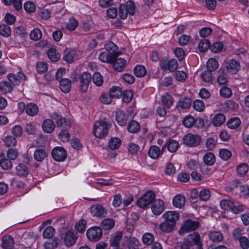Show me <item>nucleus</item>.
Segmentation results:
<instances>
[{
	"label": "nucleus",
	"mask_w": 249,
	"mask_h": 249,
	"mask_svg": "<svg viewBox=\"0 0 249 249\" xmlns=\"http://www.w3.org/2000/svg\"><path fill=\"white\" fill-rule=\"evenodd\" d=\"M110 125L109 123L105 119L95 122L93 128L95 136L100 139L105 137L108 134Z\"/></svg>",
	"instance_id": "f257e3e1"
},
{
	"label": "nucleus",
	"mask_w": 249,
	"mask_h": 249,
	"mask_svg": "<svg viewBox=\"0 0 249 249\" xmlns=\"http://www.w3.org/2000/svg\"><path fill=\"white\" fill-rule=\"evenodd\" d=\"M135 11V5L133 1L128 0L126 4H121L120 5L119 15L120 17L124 19L127 18V14L133 15Z\"/></svg>",
	"instance_id": "f03ea898"
},
{
	"label": "nucleus",
	"mask_w": 249,
	"mask_h": 249,
	"mask_svg": "<svg viewBox=\"0 0 249 249\" xmlns=\"http://www.w3.org/2000/svg\"><path fill=\"white\" fill-rule=\"evenodd\" d=\"M155 194L152 191H147L143 194L137 201V206L142 208H144L155 200Z\"/></svg>",
	"instance_id": "7ed1b4c3"
},
{
	"label": "nucleus",
	"mask_w": 249,
	"mask_h": 249,
	"mask_svg": "<svg viewBox=\"0 0 249 249\" xmlns=\"http://www.w3.org/2000/svg\"><path fill=\"white\" fill-rule=\"evenodd\" d=\"M201 139V137L197 134L188 133L183 137V141L185 145L190 147H196L199 145Z\"/></svg>",
	"instance_id": "20e7f679"
},
{
	"label": "nucleus",
	"mask_w": 249,
	"mask_h": 249,
	"mask_svg": "<svg viewBox=\"0 0 249 249\" xmlns=\"http://www.w3.org/2000/svg\"><path fill=\"white\" fill-rule=\"evenodd\" d=\"M79 79L80 83L79 90L81 92H86L91 81L92 75L89 72H85L80 75Z\"/></svg>",
	"instance_id": "39448f33"
},
{
	"label": "nucleus",
	"mask_w": 249,
	"mask_h": 249,
	"mask_svg": "<svg viewBox=\"0 0 249 249\" xmlns=\"http://www.w3.org/2000/svg\"><path fill=\"white\" fill-rule=\"evenodd\" d=\"M102 229L99 227H93L89 229L87 232L88 239L91 241L97 242L102 236Z\"/></svg>",
	"instance_id": "423d86ee"
},
{
	"label": "nucleus",
	"mask_w": 249,
	"mask_h": 249,
	"mask_svg": "<svg viewBox=\"0 0 249 249\" xmlns=\"http://www.w3.org/2000/svg\"><path fill=\"white\" fill-rule=\"evenodd\" d=\"M52 155L55 160L63 161L67 158V154L64 148L62 147H56L53 149Z\"/></svg>",
	"instance_id": "0eeeda50"
},
{
	"label": "nucleus",
	"mask_w": 249,
	"mask_h": 249,
	"mask_svg": "<svg viewBox=\"0 0 249 249\" xmlns=\"http://www.w3.org/2000/svg\"><path fill=\"white\" fill-rule=\"evenodd\" d=\"M186 241L189 245H196L198 249H203L200 237L198 232H193L187 236Z\"/></svg>",
	"instance_id": "6e6552de"
},
{
	"label": "nucleus",
	"mask_w": 249,
	"mask_h": 249,
	"mask_svg": "<svg viewBox=\"0 0 249 249\" xmlns=\"http://www.w3.org/2000/svg\"><path fill=\"white\" fill-rule=\"evenodd\" d=\"M120 53H114L115 58L113 62L110 63L111 64L113 65L114 70L118 71H122L126 64V61L124 58L118 57Z\"/></svg>",
	"instance_id": "1a4fd4ad"
},
{
	"label": "nucleus",
	"mask_w": 249,
	"mask_h": 249,
	"mask_svg": "<svg viewBox=\"0 0 249 249\" xmlns=\"http://www.w3.org/2000/svg\"><path fill=\"white\" fill-rule=\"evenodd\" d=\"M62 238L64 239L65 245L68 247L73 246L76 242L77 236L74 231H69L64 234V236H62Z\"/></svg>",
	"instance_id": "9d476101"
},
{
	"label": "nucleus",
	"mask_w": 249,
	"mask_h": 249,
	"mask_svg": "<svg viewBox=\"0 0 249 249\" xmlns=\"http://www.w3.org/2000/svg\"><path fill=\"white\" fill-rule=\"evenodd\" d=\"M90 212L93 216L98 217H105L107 214L105 209L100 204H95L90 208Z\"/></svg>",
	"instance_id": "9b49d317"
},
{
	"label": "nucleus",
	"mask_w": 249,
	"mask_h": 249,
	"mask_svg": "<svg viewBox=\"0 0 249 249\" xmlns=\"http://www.w3.org/2000/svg\"><path fill=\"white\" fill-rule=\"evenodd\" d=\"M225 67L228 72L235 74L240 69V65L235 60L231 59L229 62L225 63Z\"/></svg>",
	"instance_id": "f8f14e48"
},
{
	"label": "nucleus",
	"mask_w": 249,
	"mask_h": 249,
	"mask_svg": "<svg viewBox=\"0 0 249 249\" xmlns=\"http://www.w3.org/2000/svg\"><path fill=\"white\" fill-rule=\"evenodd\" d=\"M164 209V202L160 199H155L151 206L153 213L155 215H159L163 211Z\"/></svg>",
	"instance_id": "ddd939ff"
},
{
	"label": "nucleus",
	"mask_w": 249,
	"mask_h": 249,
	"mask_svg": "<svg viewBox=\"0 0 249 249\" xmlns=\"http://www.w3.org/2000/svg\"><path fill=\"white\" fill-rule=\"evenodd\" d=\"M199 226V223L198 221H192L188 219L186 220L182 230L186 232H188L191 231L196 230Z\"/></svg>",
	"instance_id": "4468645a"
},
{
	"label": "nucleus",
	"mask_w": 249,
	"mask_h": 249,
	"mask_svg": "<svg viewBox=\"0 0 249 249\" xmlns=\"http://www.w3.org/2000/svg\"><path fill=\"white\" fill-rule=\"evenodd\" d=\"M122 236L123 234L121 232H117L115 234L112 235L109 241L110 246L115 248L114 249H121L119 245Z\"/></svg>",
	"instance_id": "2eb2a0df"
},
{
	"label": "nucleus",
	"mask_w": 249,
	"mask_h": 249,
	"mask_svg": "<svg viewBox=\"0 0 249 249\" xmlns=\"http://www.w3.org/2000/svg\"><path fill=\"white\" fill-rule=\"evenodd\" d=\"M163 216L166 221L172 222L173 225H176V221L179 218V214L175 211H168L165 213Z\"/></svg>",
	"instance_id": "dca6fc26"
},
{
	"label": "nucleus",
	"mask_w": 249,
	"mask_h": 249,
	"mask_svg": "<svg viewBox=\"0 0 249 249\" xmlns=\"http://www.w3.org/2000/svg\"><path fill=\"white\" fill-rule=\"evenodd\" d=\"M115 58V54L113 53L103 52L100 53L99 56V59L103 62L110 64L113 63Z\"/></svg>",
	"instance_id": "f3484780"
},
{
	"label": "nucleus",
	"mask_w": 249,
	"mask_h": 249,
	"mask_svg": "<svg viewBox=\"0 0 249 249\" xmlns=\"http://www.w3.org/2000/svg\"><path fill=\"white\" fill-rule=\"evenodd\" d=\"M55 127V125L52 119H46L42 123V129L46 133H52Z\"/></svg>",
	"instance_id": "a211bd4d"
},
{
	"label": "nucleus",
	"mask_w": 249,
	"mask_h": 249,
	"mask_svg": "<svg viewBox=\"0 0 249 249\" xmlns=\"http://www.w3.org/2000/svg\"><path fill=\"white\" fill-rule=\"evenodd\" d=\"M47 155L46 150L41 148L36 149L34 153V159L39 162L42 161L47 157Z\"/></svg>",
	"instance_id": "6ab92c4d"
},
{
	"label": "nucleus",
	"mask_w": 249,
	"mask_h": 249,
	"mask_svg": "<svg viewBox=\"0 0 249 249\" xmlns=\"http://www.w3.org/2000/svg\"><path fill=\"white\" fill-rule=\"evenodd\" d=\"M14 241L10 235H5L3 237L1 247L4 249H12L14 245Z\"/></svg>",
	"instance_id": "aec40b11"
},
{
	"label": "nucleus",
	"mask_w": 249,
	"mask_h": 249,
	"mask_svg": "<svg viewBox=\"0 0 249 249\" xmlns=\"http://www.w3.org/2000/svg\"><path fill=\"white\" fill-rule=\"evenodd\" d=\"M51 117L52 119L55 120V123L57 127H60L66 124L68 125L67 122L69 124V122L66 121V119L62 117L61 116L59 115L56 112L52 114Z\"/></svg>",
	"instance_id": "412c9836"
},
{
	"label": "nucleus",
	"mask_w": 249,
	"mask_h": 249,
	"mask_svg": "<svg viewBox=\"0 0 249 249\" xmlns=\"http://www.w3.org/2000/svg\"><path fill=\"white\" fill-rule=\"evenodd\" d=\"M0 166L5 170H10L13 165L10 160L4 157L3 154L0 155Z\"/></svg>",
	"instance_id": "4be33fe9"
},
{
	"label": "nucleus",
	"mask_w": 249,
	"mask_h": 249,
	"mask_svg": "<svg viewBox=\"0 0 249 249\" xmlns=\"http://www.w3.org/2000/svg\"><path fill=\"white\" fill-rule=\"evenodd\" d=\"M116 119L120 125L124 126L126 124L128 116L123 111H119L116 113Z\"/></svg>",
	"instance_id": "5701e85b"
},
{
	"label": "nucleus",
	"mask_w": 249,
	"mask_h": 249,
	"mask_svg": "<svg viewBox=\"0 0 249 249\" xmlns=\"http://www.w3.org/2000/svg\"><path fill=\"white\" fill-rule=\"evenodd\" d=\"M60 88L61 90L65 92L68 93L71 89V82L67 78H63L60 80Z\"/></svg>",
	"instance_id": "b1692460"
},
{
	"label": "nucleus",
	"mask_w": 249,
	"mask_h": 249,
	"mask_svg": "<svg viewBox=\"0 0 249 249\" xmlns=\"http://www.w3.org/2000/svg\"><path fill=\"white\" fill-rule=\"evenodd\" d=\"M175 225H173L172 222H169L166 220L160 225V229L163 232H170L175 228Z\"/></svg>",
	"instance_id": "393cba45"
},
{
	"label": "nucleus",
	"mask_w": 249,
	"mask_h": 249,
	"mask_svg": "<svg viewBox=\"0 0 249 249\" xmlns=\"http://www.w3.org/2000/svg\"><path fill=\"white\" fill-rule=\"evenodd\" d=\"M115 225V221L112 218L104 219L101 224V229L104 230H109L112 229Z\"/></svg>",
	"instance_id": "a878e982"
},
{
	"label": "nucleus",
	"mask_w": 249,
	"mask_h": 249,
	"mask_svg": "<svg viewBox=\"0 0 249 249\" xmlns=\"http://www.w3.org/2000/svg\"><path fill=\"white\" fill-rule=\"evenodd\" d=\"M173 100L172 96L168 93H166L161 96V103L167 108H169L173 105Z\"/></svg>",
	"instance_id": "bb28decb"
},
{
	"label": "nucleus",
	"mask_w": 249,
	"mask_h": 249,
	"mask_svg": "<svg viewBox=\"0 0 249 249\" xmlns=\"http://www.w3.org/2000/svg\"><path fill=\"white\" fill-rule=\"evenodd\" d=\"M185 203V198L181 195L175 196L173 200L174 206L179 208H181L184 205Z\"/></svg>",
	"instance_id": "cd10ccee"
},
{
	"label": "nucleus",
	"mask_w": 249,
	"mask_h": 249,
	"mask_svg": "<svg viewBox=\"0 0 249 249\" xmlns=\"http://www.w3.org/2000/svg\"><path fill=\"white\" fill-rule=\"evenodd\" d=\"M219 75L217 77V81L219 85H224L228 83V78L225 72V69L221 68L218 71Z\"/></svg>",
	"instance_id": "c85d7f7f"
},
{
	"label": "nucleus",
	"mask_w": 249,
	"mask_h": 249,
	"mask_svg": "<svg viewBox=\"0 0 249 249\" xmlns=\"http://www.w3.org/2000/svg\"><path fill=\"white\" fill-rule=\"evenodd\" d=\"M160 149L157 146H151L148 151V155L152 159H155L158 158L161 154Z\"/></svg>",
	"instance_id": "c756f323"
},
{
	"label": "nucleus",
	"mask_w": 249,
	"mask_h": 249,
	"mask_svg": "<svg viewBox=\"0 0 249 249\" xmlns=\"http://www.w3.org/2000/svg\"><path fill=\"white\" fill-rule=\"evenodd\" d=\"M38 111V107L33 103H29L26 105V112L30 116L36 115Z\"/></svg>",
	"instance_id": "7c9ffc66"
},
{
	"label": "nucleus",
	"mask_w": 249,
	"mask_h": 249,
	"mask_svg": "<svg viewBox=\"0 0 249 249\" xmlns=\"http://www.w3.org/2000/svg\"><path fill=\"white\" fill-rule=\"evenodd\" d=\"M75 53L73 50L67 49L64 52V58L68 63H71L75 58Z\"/></svg>",
	"instance_id": "2f4dec72"
},
{
	"label": "nucleus",
	"mask_w": 249,
	"mask_h": 249,
	"mask_svg": "<svg viewBox=\"0 0 249 249\" xmlns=\"http://www.w3.org/2000/svg\"><path fill=\"white\" fill-rule=\"evenodd\" d=\"M0 90L4 94L11 93L13 90V87L8 82L3 81L0 83Z\"/></svg>",
	"instance_id": "473e14b6"
},
{
	"label": "nucleus",
	"mask_w": 249,
	"mask_h": 249,
	"mask_svg": "<svg viewBox=\"0 0 249 249\" xmlns=\"http://www.w3.org/2000/svg\"><path fill=\"white\" fill-rule=\"evenodd\" d=\"M226 117L224 114L218 113L213 119V124L215 126H219L225 121Z\"/></svg>",
	"instance_id": "72a5a7b5"
},
{
	"label": "nucleus",
	"mask_w": 249,
	"mask_h": 249,
	"mask_svg": "<svg viewBox=\"0 0 249 249\" xmlns=\"http://www.w3.org/2000/svg\"><path fill=\"white\" fill-rule=\"evenodd\" d=\"M17 174L21 177H26L29 174L28 168L23 163L19 164L16 167Z\"/></svg>",
	"instance_id": "f704fd0d"
},
{
	"label": "nucleus",
	"mask_w": 249,
	"mask_h": 249,
	"mask_svg": "<svg viewBox=\"0 0 249 249\" xmlns=\"http://www.w3.org/2000/svg\"><path fill=\"white\" fill-rule=\"evenodd\" d=\"M140 125L139 123L136 121H131L127 125L128 131L132 133H135L139 131Z\"/></svg>",
	"instance_id": "c9c22d12"
},
{
	"label": "nucleus",
	"mask_w": 249,
	"mask_h": 249,
	"mask_svg": "<svg viewBox=\"0 0 249 249\" xmlns=\"http://www.w3.org/2000/svg\"><path fill=\"white\" fill-rule=\"evenodd\" d=\"M219 64L217 61L213 58H210L207 63V68L208 70L214 71L218 68Z\"/></svg>",
	"instance_id": "e433bc0d"
},
{
	"label": "nucleus",
	"mask_w": 249,
	"mask_h": 249,
	"mask_svg": "<svg viewBox=\"0 0 249 249\" xmlns=\"http://www.w3.org/2000/svg\"><path fill=\"white\" fill-rule=\"evenodd\" d=\"M121 88L119 87H113L110 90L109 94L112 99L119 98L122 95Z\"/></svg>",
	"instance_id": "4c0bfd02"
},
{
	"label": "nucleus",
	"mask_w": 249,
	"mask_h": 249,
	"mask_svg": "<svg viewBox=\"0 0 249 249\" xmlns=\"http://www.w3.org/2000/svg\"><path fill=\"white\" fill-rule=\"evenodd\" d=\"M121 144V140L117 137L111 138L108 142V146L111 150H116L118 149Z\"/></svg>",
	"instance_id": "58836bf2"
},
{
	"label": "nucleus",
	"mask_w": 249,
	"mask_h": 249,
	"mask_svg": "<svg viewBox=\"0 0 249 249\" xmlns=\"http://www.w3.org/2000/svg\"><path fill=\"white\" fill-rule=\"evenodd\" d=\"M209 238L210 240L213 242H219L222 240L223 237L220 232L213 231L209 233Z\"/></svg>",
	"instance_id": "ea45409f"
},
{
	"label": "nucleus",
	"mask_w": 249,
	"mask_h": 249,
	"mask_svg": "<svg viewBox=\"0 0 249 249\" xmlns=\"http://www.w3.org/2000/svg\"><path fill=\"white\" fill-rule=\"evenodd\" d=\"M147 73L145 68L142 65H137L134 69V73L137 77L144 76Z\"/></svg>",
	"instance_id": "a19ab883"
},
{
	"label": "nucleus",
	"mask_w": 249,
	"mask_h": 249,
	"mask_svg": "<svg viewBox=\"0 0 249 249\" xmlns=\"http://www.w3.org/2000/svg\"><path fill=\"white\" fill-rule=\"evenodd\" d=\"M249 167L246 163H243L239 165L236 169L237 174L240 177L246 175L248 172Z\"/></svg>",
	"instance_id": "79ce46f5"
},
{
	"label": "nucleus",
	"mask_w": 249,
	"mask_h": 249,
	"mask_svg": "<svg viewBox=\"0 0 249 249\" xmlns=\"http://www.w3.org/2000/svg\"><path fill=\"white\" fill-rule=\"evenodd\" d=\"M178 143L175 140L170 141L164 145V146L167 147L168 151L172 153L176 152L178 149Z\"/></svg>",
	"instance_id": "37998d69"
},
{
	"label": "nucleus",
	"mask_w": 249,
	"mask_h": 249,
	"mask_svg": "<svg viewBox=\"0 0 249 249\" xmlns=\"http://www.w3.org/2000/svg\"><path fill=\"white\" fill-rule=\"evenodd\" d=\"M191 100L188 97H185L181 99L178 104V107H181L182 109L188 108L191 106Z\"/></svg>",
	"instance_id": "c03bdc74"
},
{
	"label": "nucleus",
	"mask_w": 249,
	"mask_h": 249,
	"mask_svg": "<svg viewBox=\"0 0 249 249\" xmlns=\"http://www.w3.org/2000/svg\"><path fill=\"white\" fill-rule=\"evenodd\" d=\"M47 55L48 57L52 61L56 62L58 61L60 57L59 53H56V50L54 49H50L47 52Z\"/></svg>",
	"instance_id": "a18cd8bd"
},
{
	"label": "nucleus",
	"mask_w": 249,
	"mask_h": 249,
	"mask_svg": "<svg viewBox=\"0 0 249 249\" xmlns=\"http://www.w3.org/2000/svg\"><path fill=\"white\" fill-rule=\"evenodd\" d=\"M210 47V42L208 39H202L198 44L199 50L202 52H205Z\"/></svg>",
	"instance_id": "49530a36"
},
{
	"label": "nucleus",
	"mask_w": 249,
	"mask_h": 249,
	"mask_svg": "<svg viewBox=\"0 0 249 249\" xmlns=\"http://www.w3.org/2000/svg\"><path fill=\"white\" fill-rule=\"evenodd\" d=\"M11 34L10 27L6 24L0 25V35L3 36L9 37Z\"/></svg>",
	"instance_id": "de8ad7c7"
},
{
	"label": "nucleus",
	"mask_w": 249,
	"mask_h": 249,
	"mask_svg": "<svg viewBox=\"0 0 249 249\" xmlns=\"http://www.w3.org/2000/svg\"><path fill=\"white\" fill-rule=\"evenodd\" d=\"M215 158L212 153H206L204 157V161L207 165H212L215 162Z\"/></svg>",
	"instance_id": "09e8293b"
},
{
	"label": "nucleus",
	"mask_w": 249,
	"mask_h": 249,
	"mask_svg": "<svg viewBox=\"0 0 249 249\" xmlns=\"http://www.w3.org/2000/svg\"><path fill=\"white\" fill-rule=\"evenodd\" d=\"M240 120L236 117L230 119L227 123V125L230 128L236 129L240 125Z\"/></svg>",
	"instance_id": "8fccbe9b"
},
{
	"label": "nucleus",
	"mask_w": 249,
	"mask_h": 249,
	"mask_svg": "<svg viewBox=\"0 0 249 249\" xmlns=\"http://www.w3.org/2000/svg\"><path fill=\"white\" fill-rule=\"evenodd\" d=\"M55 229L52 226L47 227L43 232V236L44 238L50 239L54 234Z\"/></svg>",
	"instance_id": "3c124183"
},
{
	"label": "nucleus",
	"mask_w": 249,
	"mask_h": 249,
	"mask_svg": "<svg viewBox=\"0 0 249 249\" xmlns=\"http://www.w3.org/2000/svg\"><path fill=\"white\" fill-rule=\"evenodd\" d=\"M30 38L32 40L37 41L42 37V33L38 29H35L31 31L30 34Z\"/></svg>",
	"instance_id": "603ef678"
},
{
	"label": "nucleus",
	"mask_w": 249,
	"mask_h": 249,
	"mask_svg": "<svg viewBox=\"0 0 249 249\" xmlns=\"http://www.w3.org/2000/svg\"><path fill=\"white\" fill-rule=\"evenodd\" d=\"M92 79L93 83L98 86H100L103 84V76L99 72H95L92 76Z\"/></svg>",
	"instance_id": "864d4df0"
},
{
	"label": "nucleus",
	"mask_w": 249,
	"mask_h": 249,
	"mask_svg": "<svg viewBox=\"0 0 249 249\" xmlns=\"http://www.w3.org/2000/svg\"><path fill=\"white\" fill-rule=\"evenodd\" d=\"M195 123V118L191 116H186L183 121V125L187 128H190L194 125Z\"/></svg>",
	"instance_id": "5fc2aeb1"
},
{
	"label": "nucleus",
	"mask_w": 249,
	"mask_h": 249,
	"mask_svg": "<svg viewBox=\"0 0 249 249\" xmlns=\"http://www.w3.org/2000/svg\"><path fill=\"white\" fill-rule=\"evenodd\" d=\"M199 198L202 201H207L211 197V192L209 189H204L199 193Z\"/></svg>",
	"instance_id": "6e6d98bb"
},
{
	"label": "nucleus",
	"mask_w": 249,
	"mask_h": 249,
	"mask_svg": "<svg viewBox=\"0 0 249 249\" xmlns=\"http://www.w3.org/2000/svg\"><path fill=\"white\" fill-rule=\"evenodd\" d=\"M18 155V152L16 149L10 148L7 151V157L11 160H16Z\"/></svg>",
	"instance_id": "4d7b16f0"
},
{
	"label": "nucleus",
	"mask_w": 249,
	"mask_h": 249,
	"mask_svg": "<svg viewBox=\"0 0 249 249\" xmlns=\"http://www.w3.org/2000/svg\"><path fill=\"white\" fill-rule=\"evenodd\" d=\"M154 237L153 234L150 233L144 234L142 237V241L144 244L147 245H151L154 241Z\"/></svg>",
	"instance_id": "13d9d810"
},
{
	"label": "nucleus",
	"mask_w": 249,
	"mask_h": 249,
	"mask_svg": "<svg viewBox=\"0 0 249 249\" xmlns=\"http://www.w3.org/2000/svg\"><path fill=\"white\" fill-rule=\"evenodd\" d=\"M58 241L57 239L54 238L53 240L46 242L44 246L46 249H53L57 246L58 244Z\"/></svg>",
	"instance_id": "bf43d9fd"
},
{
	"label": "nucleus",
	"mask_w": 249,
	"mask_h": 249,
	"mask_svg": "<svg viewBox=\"0 0 249 249\" xmlns=\"http://www.w3.org/2000/svg\"><path fill=\"white\" fill-rule=\"evenodd\" d=\"M178 63L176 59H171L167 63V69L171 72H174L178 68Z\"/></svg>",
	"instance_id": "052dcab7"
},
{
	"label": "nucleus",
	"mask_w": 249,
	"mask_h": 249,
	"mask_svg": "<svg viewBox=\"0 0 249 249\" xmlns=\"http://www.w3.org/2000/svg\"><path fill=\"white\" fill-rule=\"evenodd\" d=\"M107 51L108 53H116L118 50L117 46L113 42L109 41L105 46Z\"/></svg>",
	"instance_id": "680f3d73"
},
{
	"label": "nucleus",
	"mask_w": 249,
	"mask_h": 249,
	"mask_svg": "<svg viewBox=\"0 0 249 249\" xmlns=\"http://www.w3.org/2000/svg\"><path fill=\"white\" fill-rule=\"evenodd\" d=\"M221 208L224 210H231L233 206V202L229 200H222L220 201Z\"/></svg>",
	"instance_id": "e2e57ef3"
},
{
	"label": "nucleus",
	"mask_w": 249,
	"mask_h": 249,
	"mask_svg": "<svg viewBox=\"0 0 249 249\" xmlns=\"http://www.w3.org/2000/svg\"><path fill=\"white\" fill-rule=\"evenodd\" d=\"M123 100L126 103H129L132 99L133 94L132 92L130 90H127L123 92Z\"/></svg>",
	"instance_id": "0e129e2a"
},
{
	"label": "nucleus",
	"mask_w": 249,
	"mask_h": 249,
	"mask_svg": "<svg viewBox=\"0 0 249 249\" xmlns=\"http://www.w3.org/2000/svg\"><path fill=\"white\" fill-rule=\"evenodd\" d=\"M223 48V44L221 42H217L213 44L211 46V50L215 53L220 52Z\"/></svg>",
	"instance_id": "69168bd1"
},
{
	"label": "nucleus",
	"mask_w": 249,
	"mask_h": 249,
	"mask_svg": "<svg viewBox=\"0 0 249 249\" xmlns=\"http://www.w3.org/2000/svg\"><path fill=\"white\" fill-rule=\"evenodd\" d=\"M7 78L11 83L14 86L18 85L20 82L17 74L10 73L7 75Z\"/></svg>",
	"instance_id": "338daca9"
},
{
	"label": "nucleus",
	"mask_w": 249,
	"mask_h": 249,
	"mask_svg": "<svg viewBox=\"0 0 249 249\" xmlns=\"http://www.w3.org/2000/svg\"><path fill=\"white\" fill-rule=\"evenodd\" d=\"M238 240L240 246L242 249H248L249 248V240L247 237L242 236Z\"/></svg>",
	"instance_id": "774afa93"
}]
</instances>
